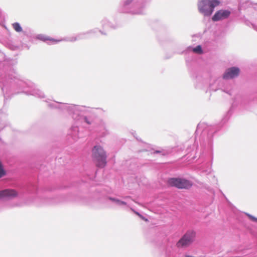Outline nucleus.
Returning <instances> with one entry per match:
<instances>
[{
	"mask_svg": "<svg viewBox=\"0 0 257 257\" xmlns=\"http://www.w3.org/2000/svg\"><path fill=\"white\" fill-rule=\"evenodd\" d=\"M51 108H59L62 110H66L76 120H81L88 124H91L92 121L83 115L91 112L92 109L82 105H76L68 103H62L54 101L48 104Z\"/></svg>",
	"mask_w": 257,
	"mask_h": 257,
	"instance_id": "nucleus-1",
	"label": "nucleus"
},
{
	"mask_svg": "<svg viewBox=\"0 0 257 257\" xmlns=\"http://www.w3.org/2000/svg\"><path fill=\"white\" fill-rule=\"evenodd\" d=\"M98 31L97 29H94L92 30H90L86 32H83L77 34L76 36H72L70 37L67 38L65 39H63L64 41H67L69 42H74L77 40H79L83 39H87L89 37V36L90 35L94 34ZM36 38L38 40H41L45 42H46L47 44H54L59 42L63 40H57L51 38H50L48 36H46L43 34H39L36 36Z\"/></svg>",
	"mask_w": 257,
	"mask_h": 257,
	"instance_id": "nucleus-2",
	"label": "nucleus"
},
{
	"mask_svg": "<svg viewBox=\"0 0 257 257\" xmlns=\"http://www.w3.org/2000/svg\"><path fill=\"white\" fill-rule=\"evenodd\" d=\"M119 11L122 13L143 14L144 5L142 0H124L120 6Z\"/></svg>",
	"mask_w": 257,
	"mask_h": 257,
	"instance_id": "nucleus-3",
	"label": "nucleus"
},
{
	"mask_svg": "<svg viewBox=\"0 0 257 257\" xmlns=\"http://www.w3.org/2000/svg\"><path fill=\"white\" fill-rule=\"evenodd\" d=\"M219 4L218 0H199L198 9L199 12L204 17H209L213 13L214 8Z\"/></svg>",
	"mask_w": 257,
	"mask_h": 257,
	"instance_id": "nucleus-4",
	"label": "nucleus"
},
{
	"mask_svg": "<svg viewBox=\"0 0 257 257\" xmlns=\"http://www.w3.org/2000/svg\"><path fill=\"white\" fill-rule=\"evenodd\" d=\"M92 156L97 167L103 168L106 164V155L100 146H95L92 149Z\"/></svg>",
	"mask_w": 257,
	"mask_h": 257,
	"instance_id": "nucleus-5",
	"label": "nucleus"
},
{
	"mask_svg": "<svg viewBox=\"0 0 257 257\" xmlns=\"http://www.w3.org/2000/svg\"><path fill=\"white\" fill-rule=\"evenodd\" d=\"M195 232L193 230L187 231L177 242L178 247H186L190 245L194 241Z\"/></svg>",
	"mask_w": 257,
	"mask_h": 257,
	"instance_id": "nucleus-6",
	"label": "nucleus"
},
{
	"mask_svg": "<svg viewBox=\"0 0 257 257\" xmlns=\"http://www.w3.org/2000/svg\"><path fill=\"white\" fill-rule=\"evenodd\" d=\"M168 184L180 189H188L192 186L191 181L183 178H172L168 180Z\"/></svg>",
	"mask_w": 257,
	"mask_h": 257,
	"instance_id": "nucleus-7",
	"label": "nucleus"
},
{
	"mask_svg": "<svg viewBox=\"0 0 257 257\" xmlns=\"http://www.w3.org/2000/svg\"><path fill=\"white\" fill-rule=\"evenodd\" d=\"M18 192L13 189H6L0 191V199L4 198H14L18 197Z\"/></svg>",
	"mask_w": 257,
	"mask_h": 257,
	"instance_id": "nucleus-8",
	"label": "nucleus"
},
{
	"mask_svg": "<svg viewBox=\"0 0 257 257\" xmlns=\"http://www.w3.org/2000/svg\"><path fill=\"white\" fill-rule=\"evenodd\" d=\"M230 14V12L228 10H220L215 13L212 18V20L214 22L222 20L228 18Z\"/></svg>",
	"mask_w": 257,
	"mask_h": 257,
	"instance_id": "nucleus-9",
	"label": "nucleus"
},
{
	"mask_svg": "<svg viewBox=\"0 0 257 257\" xmlns=\"http://www.w3.org/2000/svg\"><path fill=\"white\" fill-rule=\"evenodd\" d=\"M239 73V69L237 67H233L228 69L224 73L223 78L228 79L237 77Z\"/></svg>",
	"mask_w": 257,
	"mask_h": 257,
	"instance_id": "nucleus-10",
	"label": "nucleus"
},
{
	"mask_svg": "<svg viewBox=\"0 0 257 257\" xmlns=\"http://www.w3.org/2000/svg\"><path fill=\"white\" fill-rule=\"evenodd\" d=\"M215 132V129L213 127H208L205 128L202 131V133L203 135L207 134L206 141H207V143L209 146H211L212 144L213 136Z\"/></svg>",
	"mask_w": 257,
	"mask_h": 257,
	"instance_id": "nucleus-11",
	"label": "nucleus"
},
{
	"mask_svg": "<svg viewBox=\"0 0 257 257\" xmlns=\"http://www.w3.org/2000/svg\"><path fill=\"white\" fill-rule=\"evenodd\" d=\"M96 131L101 137H105L109 134L106 125L104 122L101 121L96 127Z\"/></svg>",
	"mask_w": 257,
	"mask_h": 257,
	"instance_id": "nucleus-12",
	"label": "nucleus"
},
{
	"mask_svg": "<svg viewBox=\"0 0 257 257\" xmlns=\"http://www.w3.org/2000/svg\"><path fill=\"white\" fill-rule=\"evenodd\" d=\"M74 140H76L78 138L81 137L79 132V129L77 126H72L70 129V133L69 134Z\"/></svg>",
	"mask_w": 257,
	"mask_h": 257,
	"instance_id": "nucleus-13",
	"label": "nucleus"
},
{
	"mask_svg": "<svg viewBox=\"0 0 257 257\" xmlns=\"http://www.w3.org/2000/svg\"><path fill=\"white\" fill-rule=\"evenodd\" d=\"M108 199L112 202L114 203L117 206L120 207L128 206V205H127V203L126 202L120 200L116 198L109 197Z\"/></svg>",
	"mask_w": 257,
	"mask_h": 257,
	"instance_id": "nucleus-14",
	"label": "nucleus"
},
{
	"mask_svg": "<svg viewBox=\"0 0 257 257\" xmlns=\"http://www.w3.org/2000/svg\"><path fill=\"white\" fill-rule=\"evenodd\" d=\"M33 96L39 98H43L44 97V94L40 89L33 85Z\"/></svg>",
	"mask_w": 257,
	"mask_h": 257,
	"instance_id": "nucleus-15",
	"label": "nucleus"
},
{
	"mask_svg": "<svg viewBox=\"0 0 257 257\" xmlns=\"http://www.w3.org/2000/svg\"><path fill=\"white\" fill-rule=\"evenodd\" d=\"M101 24L102 27L103 29H108L109 28H114V27L112 26L110 23L106 18L102 20Z\"/></svg>",
	"mask_w": 257,
	"mask_h": 257,
	"instance_id": "nucleus-16",
	"label": "nucleus"
},
{
	"mask_svg": "<svg viewBox=\"0 0 257 257\" xmlns=\"http://www.w3.org/2000/svg\"><path fill=\"white\" fill-rule=\"evenodd\" d=\"M13 27L17 32H21L22 31V28L18 23H14Z\"/></svg>",
	"mask_w": 257,
	"mask_h": 257,
	"instance_id": "nucleus-17",
	"label": "nucleus"
},
{
	"mask_svg": "<svg viewBox=\"0 0 257 257\" xmlns=\"http://www.w3.org/2000/svg\"><path fill=\"white\" fill-rule=\"evenodd\" d=\"M192 51L197 54H201L202 53V48L200 45H198L195 48H194Z\"/></svg>",
	"mask_w": 257,
	"mask_h": 257,
	"instance_id": "nucleus-18",
	"label": "nucleus"
},
{
	"mask_svg": "<svg viewBox=\"0 0 257 257\" xmlns=\"http://www.w3.org/2000/svg\"><path fill=\"white\" fill-rule=\"evenodd\" d=\"M245 214L249 217V218L251 220H252V221L257 222V218L256 217H255L248 213H246Z\"/></svg>",
	"mask_w": 257,
	"mask_h": 257,
	"instance_id": "nucleus-19",
	"label": "nucleus"
},
{
	"mask_svg": "<svg viewBox=\"0 0 257 257\" xmlns=\"http://www.w3.org/2000/svg\"><path fill=\"white\" fill-rule=\"evenodd\" d=\"M204 125V124L199 123L197 125L196 131L198 132H199V131H202L201 128L202 127H203V125Z\"/></svg>",
	"mask_w": 257,
	"mask_h": 257,
	"instance_id": "nucleus-20",
	"label": "nucleus"
},
{
	"mask_svg": "<svg viewBox=\"0 0 257 257\" xmlns=\"http://www.w3.org/2000/svg\"><path fill=\"white\" fill-rule=\"evenodd\" d=\"M252 27H253V28L255 31H257V26H256V25H253V24H252Z\"/></svg>",
	"mask_w": 257,
	"mask_h": 257,
	"instance_id": "nucleus-21",
	"label": "nucleus"
},
{
	"mask_svg": "<svg viewBox=\"0 0 257 257\" xmlns=\"http://www.w3.org/2000/svg\"><path fill=\"white\" fill-rule=\"evenodd\" d=\"M99 32L102 35H106V33H104L103 32H102L101 30H99Z\"/></svg>",
	"mask_w": 257,
	"mask_h": 257,
	"instance_id": "nucleus-22",
	"label": "nucleus"
},
{
	"mask_svg": "<svg viewBox=\"0 0 257 257\" xmlns=\"http://www.w3.org/2000/svg\"><path fill=\"white\" fill-rule=\"evenodd\" d=\"M223 91H225V92H226L227 93L230 94L229 91H225V90H223Z\"/></svg>",
	"mask_w": 257,
	"mask_h": 257,
	"instance_id": "nucleus-23",
	"label": "nucleus"
},
{
	"mask_svg": "<svg viewBox=\"0 0 257 257\" xmlns=\"http://www.w3.org/2000/svg\"><path fill=\"white\" fill-rule=\"evenodd\" d=\"M137 214H138L139 216H141V215L138 212H136Z\"/></svg>",
	"mask_w": 257,
	"mask_h": 257,
	"instance_id": "nucleus-24",
	"label": "nucleus"
},
{
	"mask_svg": "<svg viewBox=\"0 0 257 257\" xmlns=\"http://www.w3.org/2000/svg\"><path fill=\"white\" fill-rule=\"evenodd\" d=\"M159 152H159V151H156V152H155V153H159Z\"/></svg>",
	"mask_w": 257,
	"mask_h": 257,
	"instance_id": "nucleus-25",
	"label": "nucleus"
},
{
	"mask_svg": "<svg viewBox=\"0 0 257 257\" xmlns=\"http://www.w3.org/2000/svg\"><path fill=\"white\" fill-rule=\"evenodd\" d=\"M128 198V197L126 196V197H125L124 198L126 199V198Z\"/></svg>",
	"mask_w": 257,
	"mask_h": 257,
	"instance_id": "nucleus-26",
	"label": "nucleus"
}]
</instances>
